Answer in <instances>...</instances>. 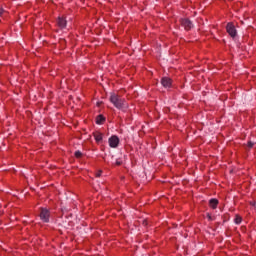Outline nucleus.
I'll return each mask as SVG.
<instances>
[{
  "instance_id": "4",
  "label": "nucleus",
  "mask_w": 256,
  "mask_h": 256,
  "mask_svg": "<svg viewBox=\"0 0 256 256\" xmlns=\"http://www.w3.org/2000/svg\"><path fill=\"white\" fill-rule=\"evenodd\" d=\"M226 31L230 35V37H237V29H235V25H233V23L227 24Z\"/></svg>"
},
{
  "instance_id": "17",
  "label": "nucleus",
  "mask_w": 256,
  "mask_h": 256,
  "mask_svg": "<svg viewBox=\"0 0 256 256\" xmlns=\"http://www.w3.org/2000/svg\"><path fill=\"white\" fill-rule=\"evenodd\" d=\"M208 219L211 221V215L208 214Z\"/></svg>"
},
{
  "instance_id": "15",
  "label": "nucleus",
  "mask_w": 256,
  "mask_h": 256,
  "mask_svg": "<svg viewBox=\"0 0 256 256\" xmlns=\"http://www.w3.org/2000/svg\"><path fill=\"white\" fill-rule=\"evenodd\" d=\"M103 173V171H99L98 173H96V177H101V174Z\"/></svg>"
},
{
  "instance_id": "12",
  "label": "nucleus",
  "mask_w": 256,
  "mask_h": 256,
  "mask_svg": "<svg viewBox=\"0 0 256 256\" xmlns=\"http://www.w3.org/2000/svg\"><path fill=\"white\" fill-rule=\"evenodd\" d=\"M74 155L76 159H81V157H83V153L81 151H76Z\"/></svg>"
},
{
  "instance_id": "11",
  "label": "nucleus",
  "mask_w": 256,
  "mask_h": 256,
  "mask_svg": "<svg viewBox=\"0 0 256 256\" xmlns=\"http://www.w3.org/2000/svg\"><path fill=\"white\" fill-rule=\"evenodd\" d=\"M243 221V218H241V216L236 215L234 222L236 223V225H241V222Z\"/></svg>"
},
{
  "instance_id": "14",
  "label": "nucleus",
  "mask_w": 256,
  "mask_h": 256,
  "mask_svg": "<svg viewBox=\"0 0 256 256\" xmlns=\"http://www.w3.org/2000/svg\"><path fill=\"white\" fill-rule=\"evenodd\" d=\"M5 13V10L3 8H0V17Z\"/></svg>"
},
{
  "instance_id": "3",
  "label": "nucleus",
  "mask_w": 256,
  "mask_h": 256,
  "mask_svg": "<svg viewBox=\"0 0 256 256\" xmlns=\"http://www.w3.org/2000/svg\"><path fill=\"white\" fill-rule=\"evenodd\" d=\"M180 24L184 27L185 31H191L193 29V22L189 18L180 19Z\"/></svg>"
},
{
  "instance_id": "10",
  "label": "nucleus",
  "mask_w": 256,
  "mask_h": 256,
  "mask_svg": "<svg viewBox=\"0 0 256 256\" xmlns=\"http://www.w3.org/2000/svg\"><path fill=\"white\" fill-rule=\"evenodd\" d=\"M96 123H97V125H103V123H105V118L103 117V115L97 116Z\"/></svg>"
},
{
  "instance_id": "5",
  "label": "nucleus",
  "mask_w": 256,
  "mask_h": 256,
  "mask_svg": "<svg viewBox=\"0 0 256 256\" xmlns=\"http://www.w3.org/2000/svg\"><path fill=\"white\" fill-rule=\"evenodd\" d=\"M108 143H109V146L112 148V149H117V147H119V137L117 136H111L109 139H108Z\"/></svg>"
},
{
  "instance_id": "13",
  "label": "nucleus",
  "mask_w": 256,
  "mask_h": 256,
  "mask_svg": "<svg viewBox=\"0 0 256 256\" xmlns=\"http://www.w3.org/2000/svg\"><path fill=\"white\" fill-rule=\"evenodd\" d=\"M254 145L255 144L253 142L249 141L248 144H247V147H249V149H253Z\"/></svg>"
},
{
  "instance_id": "9",
  "label": "nucleus",
  "mask_w": 256,
  "mask_h": 256,
  "mask_svg": "<svg viewBox=\"0 0 256 256\" xmlns=\"http://www.w3.org/2000/svg\"><path fill=\"white\" fill-rule=\"evenodd\" d=\"M217 205H219V200L212 198L209 201V206L211 207V209H216Z\"/></svg>"
},
{
  "instance_id": "16",
  "label": "nucleus",
  "mask_w": 256,
  "mask_h": 256,
  "mask_svg": "<svg viewBox=\"0 0 256 256\" xmlns=\"http://www.w3.org/2000/svg\"><path fill=\"white\" fill-rule=\"evenodd\" d=\"M143 225H147V220H143Z\"/></svg>"
},
{
  "instance_id": "8",
  "label": "nucleus",
  "mask_w": 256,
  "mask_h": 256,
  "mask_svg": "<svg viewBox=\"0 0 256 256\" xmlns=\"http://www.w3.org/2000/svg\"><path fill=\"white\" fill-rule=\"evenodd\" d=\"M93 135L96 143H101L103 141V134L101 132H94Z\"/></svg>"
},
{
  "instance_id": "1",
  "label": "nucleus",
  "mask_w": 256,
  "mask_h": 256,
  "mask_svg": "<svg viewBox=\"0 0 256 256\" xmlns=\"http://www.w3.org/2000/svg\"><path fill=\"white\" fill-rule=\"evenodd\" d=\"M110 103L116 107V109H120L121 111H125L129 107L125 98L121 97L117 93H112L109 98Z\"/></svg>"
},
{
  "instance_id": "6",
  "label": "nucleus",
  "mask_w": 256,
  "mask_h": 256,
  "mask_svg": "<svg viewBox=\"0 0 256 256\" xmlns=\"http://www.w3.org/2000/svg\"><path fill=\"white\" fill-rule=\"evenodd\" d=\"M57 25L60 29H65V27H67V19L65 18V16L58 17Z\"/></svg>"
},
{
  "instance_id": "7",
  "label": "nucleus",
  "mask_w": 256,
  "mask_h": 256,
  "mask_svg": "<svg viewBox=\"0 0 256 256\" xmlns=\"http://www.w3.org/2000/svg\"><path fill=\"white\" fill-rule=\"evenodd\" d=\"M161 85H163V87H171V85H173V80L169 77H163L161 79Z\"/></svg>"
},
{
  "instance_id": "2",
  "label": "nucleus",
  "mask_w": 256,
  "mask_h": 256,
  "mask_svg": "<svg viewBox=\"0 0 256 256\" xmlns=\"http://www.w3.org/2000/svg\"><path fill=\"white\" fill-rule=\"evenodd\" d=\"M51 217V212L47 208L40 209V219L43 223H49V219Z\"/></svg>"
}]
</instances>
